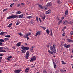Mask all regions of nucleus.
Returning <instances> with one entry per match:
<instances>
[{
    "label": "nucleus",
    "instance_id": "nucleus-54",
    "mask_svg": "<svg viewBox=\"0 0 73 73\" xmlns=\"http://www.w3.org/2000/svg\"><path fill=\"white\" fill-rule=\"evenodd\" d=\"M39 20L40 21V22H41V19H40V18H39Z\"/></svg>",
    "mask_w": 73,
    "mask_h": 73
},
{
    "label": "nucleus",
    "instance_id": "nucleus-4",
    "mask_svg": "<svg viewBox=\"0 0 73 73\" xmlns=\"http://www.w3.org/2000/svg\"><path fill=\"white\" fill-rule=\"evenodd\" d=\"M37 58V57L35 56H33V57L32 58L31 60H30V62H32L34 61V60H36Z\"/></svg>",
    "mask_w": 73,
    "mask_h": 73
},
{
    "label": "nucleus",
    "instance_id": "nucleus-63",
    "mask_svg": "<svg viewBox=\"0 0 73 73\" xmlns=\"http://www.w3.org/2000/svg\"><path fill=\"white\" fill-rule=\"evenodd\" d=\"M0 56H3V54H0Z\"/></svg>",
    "mask_w": 73,
    "mask_h": 73
},
{
    "label": "nucleus",
    "instance_id": "nucleus-20",
    "mask_svg": "<svg viewBox=\"0 0 73 73\" xmlns=\"http://www.w3.org/2000/svg\"><path fill=\"white\" fill-rule=\"evenodd\" d=\"M20 45H21V42H19L17 44V45L18 46H20Z\"/></svg>",
    "mask_w": 73,
    "mask_h": 73
},
{
    "label": "nucleus",
    "instance_id": "nucleus-16",
    "mask_svg": "<svg viewBox=\"0 0 73 73\" xmlns=\"http://www.w3.org/2000/svg\"><path fill=\"white\" fill-rule=\"evenodd\" d=\"M21 49H23V50H25V47L24 46H21Z\"/></svg>",
    "mask_w": 73,
    "mask_h": 73
},
{
    "label": "nucleus",
    "instance_id": "nucleus-25",
    "mask_svg": "<svg viewBox=\"0 0 73 73\" xmlns=\"http://www.w3.org/2000/svg\"><path fill=\"white\" fill-rule=\"evenodd\" d=\"M45 9V10H47V8L45 6H44L43 7V9Z\"/></svg>",
    "mask_w": 73,
    "mask_h": 73
},
{
    "label": "nucleus",
    "instance_id": "nucleus-34",
    "mask_svg": "<svg viewBox=\"0 0 73 73\" xmlns=\"http://www.w3.org/2000/svg\"><path fill=\"white\" fill-rule=\"evenodd\" d=\"M36 21H37V22H38V17H36Z\"/></svg>",
    "mask_w": 73,
    "mask_h": 73
},
{
    "label": "nucleus",
    "instance_id": "nucleus-43",
    "mask_svg": "<svg viewBox=\"0 0 73 73\" xmlns=\"http://www.w3.org/2000/svg\"><path fill=\"white\" fill-rule=\"evenodd\" d=\"M18 34H19V35H20V36H23V34H22L20 33Z\"/></svg>",
    "mask_w": 73,
    "mask_h": 73
},
{
    "label": "nucleus",
    "instance_id": "nucleus-3",
    "mask_svg": "<svg viewBox=\"0 0 73 73\" xmlns=\"http://www.w3.org/2000/svg\"><path fill=\"white\" fill-rule=\"evenodd\" d=\"M29 51H27L26 54V56H25V58L26 59H28V57H29Z\"/></svg>",
    "mask_w": 73,
    "mask_h": 73
},
{
    "label": "nucleus",
    "instance_id": "nucleus-24",
    "mask_svg": "<svg viewBox=\"0 0 73 73\" xmlns=\"http://www.w3.org/2000/svg\"><path fill=\"white\" fill-rule=\"evenodd\" d=\"M12 25V23L8 25V27H9V28H11Z\"/></svg>",
    "mask_w": 73,
    "mask_h": 73
},
{
    "label": "nucleus",
    "instance_id": "nucleus-45",
    "mask_svg": "<svg viewBox=\"0 0 73 73\" xmlns=\"http://www.w3.org/2000/svg\"><path fill=\"white\" fill-rule=\"evenodd\" d=\"M70 33L71 35H72L73 34V31H71V32H70Z\"/></svg>",
    "mask_w": 73,
    "mask_h": 73
},
{
    "label": "nucleus",
    "instance_id": "nucleus-2",
    "mask_svg": "<svg viewBox=\"0 0 73 73\" xmlns=\"http://www.w3.org/2000/svg\"><path fill=\"white\" fill-rule=\"evenodd\" d=\"M50 48L51 51H50V50H48V52L49 53H50L51 54H53V53H54V54L56 53V52L55 51V48H56V45L55 44H54L53 46H51Z\"/></svg>",
    "mask_w": 73,
    "mask_h": 73
},
{
    "label": "nucleus",
    "instance_id": "nucleus-17",
    "mask_svg": "<svg viewBox=\"0 0 73 73\" xmlns=\"http://www.w3.org/2000/svg\"><path fill=\"white\" fill-rule=\"evenodd\" d=\"M21 51L23 53H25V52H26V50H22Z\"/></svg>",
    "mask_w": 73,
    "mask_h": 73
},
{
    "label": "nucleus",
    "instance_id": "nucleus-46",
    "mask_svg": "<svg viewBox=\"0 0 73 73\" xmlns=\"http://www.w3.org/2000/svg\"><path fill=\"white\" fill-rule=\"evenodd\" d=\"M65 34L64 33H63L62 34V36H65Z\"/></svg>",
    "mask_w": 73,
    "mask_h": 73
},
{
    "label": "nucleus",
    "instance_id": "nucleus-18",
    "mask_svg": "<svg viewBox=\"0 0 73 73\" xmlns=\"http://www.w3.org/2000/svg\"><path fill=\"white\" fill-rule=\"evenodd\" d=\"M33 46H32V47L30 48V51H31V52H33Z\"/></svg>",
    "mask_w": 73,
    "mask_h": 73
},
{
    "label": "nucleus",
    "instance_id": "nucleus-33",
    "mask_svg": "<svg viewBox=\"0 0 73 73\" xmlns=\"http://www.w3.org/2000/svg\"><path fill=\"white\" fill-rule=\"evenodd\" d=\"M43 73H47V72H46V70H44L43 71Z\"/></svg>",
    "mask_w": 73,
    "mask_h": 73
},
{
    "label": "nucleus",
    "instance_id": "nucleus-10",
    "mask_svg": "<svg viewBox=\"0 0 73 73\" xmlns=\"http://www.w3.org/2000/svg\"><path fill=\"white\" fill-rule=\"evenodd\" d=\"M52 5V3L51 2L49 3H48L46 5V7H50Z\"/></svg>",
    "mask_w": 73,
    "mask_h": 73
},
{
    "label": "nucleus",
    "instance_id": "nucleus-49",
    "mask_svg": "<svg viewBox=\"0 0 73 73\" xmlns=\"http://www.w3.org/2000/svg\"><path fill=\"white\" fill-rule=\"evenodd\" d=\"M50 36H53V33H51Z\"/></svg>",
    "mask_w": 73,
    "mask_h": 73
},
{
    "label": "nucleus",
    "instance_id": "nucleus-30",
    "mask_svg": "<svg viewBox=\"0 0 73 73\" xmlns=\"http://www.w3.org/2000/svg\"><path fill=\"white\" fill-rule=\"evenodd\" d=\"M62 64H63L64 65H65V64H66V63L65 62H64V61H62Z\"/></svg>",
    "mask_w": 73,
    "mask_h": 73
},
{
    "label": "nucleus",
    "instance_id": "nucleus-12",
    "mask_svg": "<svg viewBox=\"0 0 73 73\" xmlns=\"http://www.w3.org/2000/svg\"><path fill=\"white\" fill-rule=\"evenodd\" d=\"M51 13V10H49L46 12V14H49Z\"/></svg>",
    "mask_w": 73,
    "mask_h": 73
},
{
    "label": "nucleus",
    "instance_id": "nucleus-60",
    "mask_svg": "<svg viewBox=\"0 0 73 73\" xmlns=\"http://www.w3.org/2000/svg\"><path fill=\"white\" fill-rule=\"evenodd\" d=\"M47 48H49V45H48L47 46Z\"/></svg>",
    "mask_w": 73,
    "mask_h": 73
},
{
    "label": "nucleus",
    "instance_id": "nucleus-53",
    "mask_svg": "<svg viewBox=\"0 0 73 73\" xmlns=\"http://www.w3.org/2000/svg\"><path fill=\"white\" fill-rule=\"evenodd\" d=\"M1 49H2V47H0V52H1Z\"/></svg>",
    "mask_w": 73,
    "mask_h": 73
},
{
    "label": "nucleus",
    "instance_id": "nucleus-26",
    "mask_svg": "<svg viewBox=\"0 0 73 73\" xmlns=\"http://www.w3.org/2000/svg\"><path fill=\"white\" fill-rule=\"evenodd\" d=\"M46 32L47 33H48V34H49V33L50 31H49V29H47L46 30Z\"/></svg>",
    "mask_w": 73,
    "mask_h": 73
},
{
    "label": "nucleus",
    "instance_id": "nucleus-40",
    "mask_svg": "<svg viewBox=\"0 0 73 73\" xmlns=\"http://www.w3.org/2000/svg\"><path fill=\"white\" fill-rule=\"evenodd\" d=\"M45 16H44V17L42 18L43 20H45Z\"/></svg>",
    "mask_w": 73,
    "mask_h": 73
},
{
    "label": "nucleus",
    "instance_id": "nucleus-9",
    "mask_svg": "<svg viewBox=\"0 0 73 73\" xmlns=\"http://www.w3.org/2000/svg\"><path fill=\"white\" fill-rule=\"evenodd\" d=\"M53 64L54 65V67L55 68V69H56V68H57L56 67V63L54 62V61H53Z\"/></svg>",
    "mask_w": 73,
    "mask_h": 73
},
{
    "label": "nucleus",
    "instance_id": "nucleus-29",
    "mask_svg": "<svg viewBox=\"0 0 73 73\" xmlns=\"http://www.w3.org/2000/svg\"><path fill=\"white\" fill-rule=\"evenodd\" d=\"M25 50H29V48L28 47H25Z\"/></svg>",
    "mask_w": 73,
    "mask_h": 73
},
{
    "label": "nucleus",
    "instance_id": "nucleus-14",
    "mask_svg": "<svg viewBox=\"0 0 73 73\" xmlns=\"http://www.w3.org/2000/svg\"><path fill=\"white\" fill-rule=\"evenodd\" d=\"M5 33L3 32H1L0 33V35L1 36H4V34Z\"/></svg>",
    "mask_w": 73,
    "mask_h": 73
},
{
    "label": "nucleus",
    "instance_id": "nucleus-62",
    "mask_svg": "<svg viewBox=\"0 0 73 73\" xmlns=\"http://www.w3.org/2000/svg\"><path fill=\"white\" fill-rule=\"evenodd\" d=\"M50 31L51 32V33H52V31L51 29L50 30Z\"/></svg>",
    "mask_w": 73,
    "mask_h": 73
},
{
    "label": "nucleus",
    "instance_id": "nucleus-6",
    "mask_svg": "<svg viewBox=\"0 0 73 73\" xmlns=\"http://www.w3.org/2000/svg\"><path fill=\"white\" fill-rule=\"evenodd\" d=\"M41 31H39L37 32L36 34L35 35V36L37 37L38 35H40L41 34Z\"/></svg>",
    "mask_w": 73,
    "mask_h": 73
},
{
    "label": "nucleus",
    "instance_id": "nucleus-48",
    "mask_svg": "<svg viewBox=\"0 0 73 73\" xmlns=\"http://www.w3.org/2000/svg\"><path fill=\"white\" fill-rule=\"evenodd\" d=\"M28 35L29 36V35H31V32H29V33H28Z\"/></svg>",
    "mask_w": 73,
    "mask_h": 73
},
{
    "label": "nucleus",
    "instance_id": "nucleus-27",
    "mask_svg": "<svg viewBox=\"0 0 73 73\" xmlns=\"http://www.w3.org/2000/svg\"><path fill=\"white\" fill-rule=\"evenodd\" d=\"M1 52H6V51L4 50H1Z\"/></svg>",
    "mask_w": 73,
    "mask_h": 73
},
{
    "label": "nucleus",
    "instance_id": "nucleus-21",
    "mask_svg": "<svg viewBox=\"0 0 73 73\" xmlns=\"http://www.w3.org/2000/svg\"><path fill=\"white\" fill-rule=\"evenodd\" d=\"M21 13V12L19 11H17L16 13V15H18V14H20Z\"/></svg>",
    "mask_w": 73,
    "mask_h": 73
},
{
    "label": "nucleus",
    "instance_id": "nucleus-41",
    "mask_svg": "<svg viewBox=\"0 0 73 73\" xmlns=\"http://www.w3.org/2000/svg\"><path fill=\"white\" fill-rule=\"evenodd\" d=\"M60 71L62 73H63V72H64V70L62 69H61L60 70Z\"/></svg>",
    "mask_w": 73,
    "mask_h": 73
},
{
    "label": "nucleus",
    "instance_id": "nucleus-5",
    "mask_svg": "<svg viewBox=\"0 0 73 73\" xmlns=\"http://www.w3.org/2000/svg\"><path fill=\"white\" fill-rule=\"evenodd\" d=\"M20 72H21V70L20 69L14 71L15 73H19Z\"/></svg>",
    "mask_w": 73,
    "mask_h": 73
},
{
    "label": "nucleus",
    "instance_id": "nucleus-13",
    "mask_svg": "<svg viewBox=\"0 0 73 73\" xmlns=\"http://www.w3.org/2000/svg\"><path fill=\"white\" fill-rule=\"evenodd\" d=\"M67 41L68 42H73V41L72 40L68 39Z\"/></svg>",
    "mask_w": 73,
    "mask_h": 73
},
{
    "label": "nucleus",
    "instance_id": "nucleus-38",
    "mask_svg": "<svg viewBox=\"0 0 73 73\" xmlns=\"http://www.w3.org/2000/svg\"><path fill=\"white\" fill-rule=\"evenodd\" d=\"M33 21H30V23L31 24H33Z\"/></svg>",
    "mask_w": 73,
    "mask_h": 73
},
{
    "label": "nucleus",
    "instance_id": "nucleus-50",
    "mask_svg": "<svg viewBox=\"0 0 73 73\" xmlns=\"http://www.w3.org/2000/svg\"><path fill=\"white\" fill-rule=\"evenodd\" d=\"M64 18H65V17H62L61 18L62 20H63V19H64Z\"/></svg>",
    "mask_w": 73,
    "mask_h": 73
},
{
    "label": "nucleus",
    "instance_id": "nucleus-56",
    "mask_svg": "<svg viewBox=\"0 0 73 73\" xmlns=\"http://www.w3.org/2000/svg\"><path fill=\"white\" fill-rule=\"evenodd\" d=\"M20 6V4H18L17 5V7H19Z\"/></svg>",
    "mask_w": 73,
    "mask_h": 73
},
{
    "label": "nucleus",
    "instance_id": "nucleus-52",
    "mask_svg": "<svg viewBox=\"0 0 73 73\" xmlns=\"http://www.w3.org/2000/svg\"><path fill=\"white\" fill-rule=\"evenodd\" d=\"M26 38H27V40H29V39L30 38H29V37H28Z\"/></svg>",
    "mask_w": 73,
    "mask_h": 73
},
{
    "label": "nucleus",
    "instance_id": "nucleus-1",
    "mask_svg": "<svg viewBox=\"0 0 73 73\" xmlns=\"http://www.w3.org/2000/svg\"><path fill=\"white\" fill-rule=\"evenodd\" d=\"M24 15V14H22L21 15H20L19 16L18 15H13L7 17V19H16V18H19V19H21L22 18L23 16Z\"/></svg>",
    "mask_w": 73,
    "mask_h": 73
},
{
    "label": "nucleus",
    "instance_id": "nucleus-35",
    "mask_svg": "<svg viewBox=\"0 0 73 73\" xmlns=\"http://www.w3.org/2000/svg\"><path fill=\"white\" fill-rule=\"evenodd\" d=\"M5 37H10V35H6L5 36Z\"/></svg>",
    "mask_w": 73,
    "mask_h": 73
},
{
    "label": "nucleus",
    "instance_id": "nucleus-51",
    "mask_svg": "<svg viewBox=\"0 0 73 73\" xmlns=\"http://www.w3.org/2000/svg\"><path fill=\"white\" fill-rule=\"evenodd\" d=\"M3 72L2 70H0V73H1Z\"/></svg>",
    "mask_w": 73,
    "mask_h": 73
},
{
    "label": "nucleus",
    "instance_id": "nucleus-58",
    "mask_svg": "<svg viewBox=\"0 0 73 73\" xmlns=\"http://www.w3.org/2000/svg\"><path fill=\"white\" fill-rule=\"evenodd\" d=\"M73 57V56L71 55V56H70V58H72Z\"/></svg>",
    "mask_w": 73,
    "mask_h": 73
},
{
    "label": "nucleus",
    "instance_id": "nucleus-32",
    "mask_svg": "<svg viewBox=\"0 0 73 73\" xmlns=\"http://www.w3.org/2000/svg\"><path fill=\"white\" fill-rule=\"evenodd\" d=\"M0 42H4V40L3 39H0Z\"/></svg>",
    "mask_w": 73,
    "mask_h": 73
},
{
    "label": "nucleus",
    "instance_id": "nucleus-19",
    "mask_svg": "<svg viewBox=\"0 0 73 73\" xmlns=\"http://www.w3.org/2000/svg\"><path fill=\"white\" fill-rule=\"evenodd\" d=\"M32 17H33V16H28L26 17L27 19H31V18H32Z\"/></svg>",
    "mask_w": 73,
    "mask_h": 73
},
{
    "label": "nucleus",
    "instance_id": "nucleus-44",
    "mask_svg": "<svg viewBox=\"0 0 73 73\" xmlns=\"http://www.w3.org/2000/svg\"><path fill=\"white\" fill-rule=\"evenodd\" d=\"M2 59H3L2 57H0V62H1V60H2Z\"/></svg>",
    "mask_w": 73,
    "mask_h": 73
},
{
    "label": "nucleus",
    "instance_id": "nucleus-55",
    "mask_svg": "<svg viewBox=\"0 0 73 73\" xmlns=\"http://www.w3.org/2000/svg\"><path fill=\"white\" fill-rule=\"evenodd\" d=\"M12 57V56H10L9 57V58H11Z\"/></svg>",
    "mask_w": 73,
    "mask_h": 73
},
{
    "label": "nucleus",
    "instance_id": "nucleus-57",
    "mask_svg": "<svg viewBox=\"0 0 73 73\" xmlns=\"http://www.w3.org/2000/svg\"><path fill=\"white\" fill-rule=\"evenodd\" d=\"M34 66H32L31 67V68H34Z\"/></svg>",
    "mask_w": 73,
    "mask_h": 73
},
{
    "label": "nucleus",
    "instance_id": "nucleus-28",
    "mask_svg": "<svg viewBox=\"0 0 73 73\" xmlns=\"http://www.w3.org/2000/svg\"><path fill=\"white\" fill-rule=\"evenodd\" d=\"M39 7L40 8L43 9V6H42L41 5H39Z\"/></svg>",
    "mask_w": 73,
    "mask_h": 73
},
{
    "label": "nucleus",
    "instance_id": "nucleus-36",
    "mask_svg": "<svg viewBox=\"0 0 73 73\" xmlns=\"http://www.w3.org/2000/svg\"><path fill=\"white\" fill-rule=\"evenodd\" d=\"M9 40V39L8 38H5L4 39V41H8Z\"/></svg>",
    "mask_w": 73,
    "mask_h": 73
},
{
    "label": "nucleus",
    "instance_id": "nucleus-7",
    "mask_svg": "<svg viewBox=\"0 0 73 73\" xmlns=\"http://www.w3.org/2000/svg\"><path fill=\"white\" fill-rule=\"evenodd\" d=\"M64 47L66 48H69V47H70V45H67V44H64Z\"/></svg>",
    "mask_w": 73,
    "mask_h": 73
},
{
    "label": "nucleus",
    "instance_id": "nucleus-8",
    "mask_svg": "<svg viewBox=\"0 0 73 73\" xmlns=\"http://www.w3.org/2000/svg\"><path fill=\"white\" fill-rule=\"evenodd\" d=\"M29 70V68H27L25 70V73H28V71Z\"/></svg>",
    "mask_w": 73,
    "mask_h": 73
},
{
    "label": "nucleus",
    "instance_id": "nucleus-61",
    "mask_svg": "<svg viewBox=\"0 0 73 73\" xmlns=\"http://www.w3.org/2000/svg\"><path fill=\"white\" fill-rule=\"evenodd\" d=\"M21 5H24V3H21Z\"/></svg>",
    "mask_w": 73,
    "mask_h": 73
},
{
    "label": "nucleus",
    "instance_id": "nucleus-22",
    "mask_svg": "<svg viewBox=\"0 0 73 73\" xmlns=\"http://www.w3.org/2000/svg\"><path fill=\"white\" fill-rule=\"evenodd\" d=\"M65 15H68V10L65 11Z\"/></svg>",
    "mask_w": 73,
    "mask_h": 73
},
{
    "label": "nucleus",
    "instance_id": "nucleus-31",
    "mask_svg": "<svg viewBox=\"0 0 73 73\" xmlns=\"http://www.w3.org/2000/svg\"><path fill=\"white\" fill-rule=\"evenodd\" d=\"M15 5V4L14 3H12L10 5V7H13V5Z\"/></svg>",
    "mask_w": 73,
    "mask_h": 73
},
{
    "label": "nucleus",
    "instance_id": "nucleus-64",
    "mask_svg": "<svg viewBox=\"0 0 73 73\" xmlns=\"http://www.w3.org/2000/svg\"><path fill=\"white\" fill-rule=\"evenodd\" d=\"M72 53H73V49L72 50Z\"/></svg>",
    "mask_w": 73,
    "mask_h": 73
},
{
    "label": "nucleus",
    "instance_id": "nucleus-23",
    "mask_svg": "<svg viewBox=\"0 0 73 73\" xmlns=\"http://www.w3.org/2000/svg\"><path fill=\"white\" fill-rule=\"evenodd\" d=\"M62 22V21L61 20H60L58 23V25H60L61 23Z\"/></svg>",
    "mask_w": 73,
    "mask_h": 73
},
{
    "label": "nucleus",
    "instance_id": "nucleus-15",
    "mask_svg": "<svg viewBox=\"0 0 73 73\" xmlns=\"http://www.w3.org/2000/svg\"><path fill=\"white\" fill-rule=\"evenodd\" d=\"M28 34H27L26 35H24V37L25 38H27V37H28Z\"/></svg>",
    "mask_w": 73,
    "mask_h": 73
},
{
    "label": "nucleus",
    "instance_id": "nucleus-37",
    "mask_svg": "<svg viewBox=\"0 0 73 73\" xmlns=\"http://www.w3.org/2000/svg\"><path fill=\"white\" fill-rule=\"evenodd\" d=\"M20 24V22H17L16 23V25H19V24Z\"/></svg>",
    "mask_w": 73,
    "mask_h": 73
},
{
    "label": "nucleus",
    "instance_id": "nucleus-11",
    "mask_svg": "<svg viewBox=\"0 0 73 73\" xmlns=\"http://www.w3.org/2000/svg\"><path fill=\"white\" fill-rule=\"evenodd\" d=\"M68 22L66 20L65 21H64L63 22V24H65V25H66L67 24H68Z\"/></svg>",
    "mask_w": 73,
    "mask_h": 73
},
{
    "label": "nucleus",
    "instance_id": "nucleus-39",
    "mask_svg": "<svg viewBox=\"0 0 73 73\" xmlns=\"http://www.w3.org/2000/svg\"><path fill=\"white\" fill-rule=\"evenodd\" d=\"M7 9H8L7 8L5 9H4L3 10V12H4V11H7Z\"/></svg>",
    "mask_w": 73,
    "mask_h": 73
},
{
    "label": "nucleus",
    "instance_id": "nucleus-47",
    "mask_svg": "<svg viewBox=\"0 0 73 73\" xmlns=\"http://www.w3.org/2000/svg\"><path fill=\"white\" fill-rule=\"evenodd\" d=\"M9 58H9V57H8L7 60H8V61H10V59H9Z\"/></svg>",
    "mask_w": 73,
    "mask_h": 73
},
{
    "label": "nucleus",
    "instance_id": "nucleus-42",
    "mask_svg": "<svg viewBox=\"0 0 73 73\" xmlns=\"http://www.w3.org/2000/svg\"><path fill=\"white\" fill-rule=\"evenodd\" d=\"M57 3L58 4H60V0L58 1Z\"/></svg>",
    "mask_w": 73,
    "mask_h": 73
},
{
    "label": "nucleus",
    "instance_id": "nucleus-59",
    "mask_svg": "<svg viewBox=\"0 0 73 73\" xmlns=\"http://www.w3.org/2000/svg\"><path fill=\"white\" fill-rule=\"evenodd\" d=\"M2 44L3 43H2V42H0V45H2Z\"/></svg>",
    "mask_w": 73,
    "mask_h": 73
}]
</instances>
